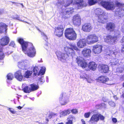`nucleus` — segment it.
Listing matches in <instances>:
<instances>
[{
	"mask_svg": "<svg viewBox=\"0 0 124 124\" xmlns=\"http://www.w3.org/2000/svg\"><path fill=\"white\" fill-rule=\"evenodd\" d=\"M101 5L107 10H114L116 7H118L116 11L118 13L121 17L124 15V10L122 8L124 7V4H121L118 1L115 3L109 1H102L101 2Z\"/></svg>",
	"mask_w": 124,
	"mask_h": 124,
	"instance_id": "1",
	"label": "nucleus"
},
{
	"mask_svg": "<svg viewBox=\"0 0 124 124\" xmlns=\"http://www.w3.org/2000/svg\"><path fill=\"white\" fill-rule=\"evenodd\" d=\"M17 40L21 44L22 50L25 54L30 57H33L35 56L36 49L32 44L25 41L21 38H18Z\"/></svg>",
	"mask_w": 124,
	"mask_h": 124,
	"instance_id": "2",
	"label": "nucleus"
},
{
	"mask_svg": "<svg viewBox=\"0 0 124 124\" xmlns=\"http://www.w3.org/2000/svg\"><path fill=\"white\" fill-rule=\"evenodd\" d=\"M95 12L98 17V22L101 23H104L107 18V14L101 8H98L95 10Z\"/></svg>",
	"mask_w": 124,
	"mask_h": 124,
	"instance_id": "3",
	"label": "nucleus"
},
{
	"mask_svg": "<svg viewBox=\"0 0 124 124\" xmlns=\"http://www.w3.org/2000/svg\"><path fill=\"white\" fill-rule=\"evenodd\" d=\"M65 37L68 39L72 40H75L77 38V34L72 28L67 29L65 31Z\"/></svg>",
	"mask_w": 124,
	"mask_h": 124,
	"instance_id": "4",
	"label": "nucleus"
},
{
	"mask_svg": "<svg viewBox=\"0 0 124 124\" xmlns=\"http://www.w3.org/2000/svg\"><path fill=\"white\" fill-rule=\"evenodd\" d=\"M70 46L71 48H69L68 47L66 46L64 47V50L66 52V54L68 55L69 54L73 57L75 55V53L73 49L77 51H80V50L74 44H70Z\"/></svg>",
	"mask_w": 124,
	"mask_h": 124,
	"instance_id": "5",
	"label": "nucleus"
},
{
	"mask_svg": "<svg viewBox=\"0 0 124 124\" xmlns=\"http://www.w3.org/2000/svg\"><path fill=\"white\" fill-rule=\"evenodd\" d=\"M115 49H112L111 50L109 51L108 53H107L108 57L109 59H111V62L109 64L110 65L112 66L113 65H117L118 64V60L114 58L115 57Z\"/></svg>",
	"mask_w": 124,
	"mask_h": 124,
	"instance_id": "6",
	"label": "nucleus"
},
{
	"mask_svg": "<svg viewBox=\"0 0 124 124\" xmlns=\"http://www.w3.org/2000/svg\"><path fill=\"white\" fill-rule=\"evenodd\" d=\"M87 43L89 44H93L98 41V37L95 34L88 35L86 37Z\"/></svg>",
	"mask_w": 124,
	"mask_h": 124,
	"instance_id": "7",
	"label": "nucleus"
},
{
	"mask_svg": "<svg viewBox=\"0 0 124 124\" xmlns=\"http://www.w3.org/2000/svg\"><path fill=\"white\" fill-rule=\"evenodd\" d=\"M65 27L64 25H61L55 27V28L54 33L55 35L58 37L62 36Z\"/></svg>",
	"mask_w": 124,
	"mask_h": 124,
	"instance_id": "8",
	"label": "nucleus"
},
{
	"mask_svg": "<svg viewBox=\"0 0 124 124\" xmlns=\"http://www.w3.org/2000/svg\"><path fill=\"white\" fill-rule=\"evenodd\" d=\"M120 37L119 35H118L117 36L115 37L111 35L108 36L104 38V41L109 44H113L117 39L118 38Z\"/></svg>",
	"mask_w": 124,
	"mask_h": 124,
	"instance_id": "9",
	"label": "nucleus"
},
{
	"mask_svg": "<svg viewBox=\"0 0 124 124\" xmlns=\"http://www.w3.org/2000/svg\"><path fill=\"white\" fill-rule=\"evenodd\" d=\"M29 64V62L27 60H21L18 62V67L23 70H26Z\"/></svg>",
	"mask_w": 124,
	"mask_h": 124,
	"instance_id": "10",
	"label": "nucleus"
},
{
	"mask_svg": "<svg viewBox=\"0 0 124 124\" xmlns=\"http://www.w3.org/2000/svg\"><path fill=\"white\" fill-rule=\"evenodd\" d=\"M39 69L38 66H36L34 67L32 71L34 73L33 74L34 75V76H35L37 74H38V75H43L45 73L46 69L44 67H42L39 72L38 73L39 71Z\"/></svg>",
	"mask_w": 124,
	"mask_h": 124,
	"instance_id": "11",
	"label": "nucleus"
},
{
	"mask_svg": "<svg viewBox=\"0 0 124 124\" xmlns=\"http://www.w3.org/2000/svg\"><path fill=\"white\" fill-rule=\"evenodd\" d=\"M77 60L78 65L86 70V68L87 64L84 58L82 57H79L77 58Z\"/></svg>",
	"mask_w": 124,
	"mask_h": 124,
	"instance_id": "12",
	"label": "nucleus"
},
{
	"mask_svg": "<svg viewBox=\"0 0 124 124\" xmlns=\"http://www.w3.org/2000/svg\"><path fill=\"white\" fill-rule=\"evenodd\" d=\"M56 54L58 59L62 62H64L67 57L68 55L60 51L57 52Z\"/></svg>",
	"mask_w": 124,
	"mask_h": 124,
	"instance_id": "13",
	"label": "nucleus"
},
{
	"mask_svg": "<svg viewBox=\"0 0 124 124\" xmlns=\"http://www.w3.org/2000/svg\"><path fill=\"white\" fill-rule=\"evenodd\" d=\"M87 40L85 39H80L77 43L78 47L79 48H84L86 46Z\"/></svg>",
	"mask_w": 124,
	"mask_h": 124,
	"instance_id": "14",
	"label": "nucleus"
},
{
	"mask_svg": "<svg viewBox=\"0 0 124 124\" xmlns=\"http://www.w3.org/2000/svg\"><path fill=\"white\" fill-rule=\"evenodd\" d=\"M69 101V97L66 96H63L62 98H60L59 101L62 105H65Z\"/></svg>",
	"mask_w": 124,
	"mask_h": 124,
	"instance_id": "15",
	"label": "nucleus"
},
{
	"mask_svg": "<svg viewBox=\"0 0 124 124\" xmlns=\"http://www.w3.org/2000/svg\"><path fill=\"white\" fill-rule=\"evenodd\" d=\"M102 46L100 45H97L94 46L93 50V53L95 54L100 53L102 51Z\"/></svg>",
	"mask_w": 124,
	"mask_h": 124,
	"instance_id": "16",
	"label": "nucleus"
},
{
	"mask_svg": "<svg viewBox=\"0 0 124 124\" xmlns=\"http://www.w3.org/2000/svg\"><path fill=\"white\" fill-rule=\"evenodd\" d=\"M73 24L76 25H79L81 24V19L80 17L78 15L74 16L73 19Z\"/></svg>",
	"mask_w": 124,
	"mask_h": 124,
	"instance_id": "17",
	"label": "nucleus"
},
{
	"mask_svg": "<svg viewBox=\"0 0 124 124\" xmlns=\"http://www.w3.org/2000/svg\"><path fill=\"white\" fill-rule=\"evenodd\" d=\"M99 120L98 113L93 114L90 120V123L91 124H96Z\"/></svg>",
	"mask_w": 124,
	"mask_h": 124,
	"instance_id": "18",
	"label": "nucleus"
},
{
	"mask_svg": "<svg viewBox=\"0 0 124 124\" xmlns=\"http://www.w3.org/2000/svg\"><path fill=\"white\" fill-rule=\"evenodd\" d=\"M97 65L94 62H91L87 64L86 68V70H95L96 68Z\"/></svg>",
	"mask_w": 124,
	"mask_h": 124,
	"instance_id": "19",
	"label": "nucleus"
},
{
	"mask_svg": "<svg viewBox=\"0 0 124 124\" xmlns=\"http://www.w3.org/2000/svg\"><path fill=\"white\" fill-rule=\"evenodd\" d=\"M92 29L91 25L90 23L85 24L83 25L82 29L85 32H90Z\"/></svg>",
	"mask_w": 124,
	"mask_h": 124,
	"instance_id": "20",
	"label": "nucleus"
},
{
	"mask_svg": "<svg viewBox=\"0 0 124 124\" xmlns=\"http://www.w3.org/2000/svg\"><path fill=\"white\" fill-rule=\"evenodd\" d=\"M9 41V39L8 37L5 36L3 37L1 39L0 44L2 46L7 45Z\"/></svg>",
	"mask_w": 124,
	"mask_h": 124,
	"instance_id": "21",
	"label": "nucleus"
},
{
	"mask_svg": "<svg viewBox=\"0 0 124 124\" xmlns=\"http://www.w3.org/2000/svg\"><path fill=\"white\" fill-rule=\"evenodd\" d=\"M91 51L89 49L85 48L82 51V54L84 57H88L90 56Z\"/></svg>",
	"mask_w": 124,
	"mask_h": 124,
	"instance_id": "22",
	"label": "nucleus"
},
{
	"mask_svg": "<svg viewBox=\"0 0 124 124\" xmlns=\"http://www.w3.org/2000/svg\"><path fill=\"white\" fill-rule=\"evenodd\" d=\"M74 3L77 4L78 7V8L81 7L86 6V4L83 0H74Z\"/></svg>",
	"mask_w": 124,
	"mask_h": 124,
	"instance_id": "23",
	"label": "nucleus"
},
{
	"mask_svg": "<svg viewBox=\"0 0 124 124\" xmlns=\"http://www.w3.org/2000/svg\"><path fill=\"white\" fill-rule=\"evenodd\" d=\"M8 25L5 23H0V33H1L4 32H6L7 30Z\"/></svg>",
	"mask_w": 124,
	"mask_h": 124,
	"instance_id": "24",
	"label": "nucleus"
},
{
	"mask_svg": "<svg viewBox=\"0 0 124 124\" xmlns=\"http://www.w3.org/2000/svg\"><path fill=\"white\" fill-rule=\"evenodd\" d=\"M15 76L18 80L21 81L22 80L23 76L21 74V70L17 71L15 74Z\"/></svg>",
	"mask_w": 124,
	"mask_h": 124,
	"instance_id": "25",
	"label": "nucleus"
},
{
	"mask_svg": "<svg viewBox=\"0 0 124 124\" xmlns=\"http://www.w3.org/2000/svg\"><path fill=\"white\" fill-rule=\"evenodd\" d=\"M71 112V110L68 109L61 112L60 114V117H61L69 114Z\"/></svg>",
	"mask_w": 124,
	"mask_h": 124,
	"instance_id": "26",
	"label": "nucleus"
},
{
	"mask_svg": "<svg viewBox=\"0 0 124 124\" xmlns=\"http://www.w3.org/2000/svg\"><path fill=\"white\" fill-rule=\"evenodd\" d=\"M109 80L108 78L105 76H101L99 77L98 78V80L100 81L101 82L103 83L108 81Z\"/></svg>",
	"mask_w": 124,
	"mask_h": 124,
	"instance_id": "27",
	"label": "nucleus"
},
{
	"mask_svg": "<svg viewBox=\"0 0 124 124\" xmlns=\"http://www.w3.org/2000/svg\"><path fill=\"white\" fill-rule=\"evenodd\" d=\"M101 71L104 73L108 72L109 70L108 66L106 65H102L101 66Z\"/></svg>",
	"mask_w": 124,
	"mask_h": 124,
	"instance_id": "28",
	"label": "nucleus"
},
{
	"mask_svg": "<svg viewBox=\"0 0 124 124\" xmlns=\"http://www.w3.org/2000/svg\"><path fill=\"white\" fill-rule=\"evenodd\" d=\"M101 0H88V3L89 6L94 5L97 3H99L101 2Z\"/></svg>",
	"mask_w": 124,
	"mask_h": 124,
	"instance_id": "29",
	"label": "nucleus"
},
{
	"mask_svg": "<svg viewBox=\"0 0 124 124\" xmlns=\"http://www.w3.org/2000/svg\"><path fill=\"white\" fill-rule=\"evenodd\" d=\"M22 87L23 88V91L25 93H29L31 91V88H28L25 84H23Z\"/></svg>",
	"mask_w": 124,
	"mask_h": 124,
	"instance_id": "30",
	"label": "nucleus"
},
{
	"mask_svg": "<svg viewBox=\"0 0 124 124\" xmlns=\"http://www.w3.org/2000/svg\"><path fill=\"white\" fill-rule=\"evenodd\" d=\"M106 28L110 31H113L114 28V24L111 23L108 24Z\"/></svg>",
	"mask_w": 124,
	"mask_h": 124,
	"instance_id": "31",
	"label": "nucleus"
},
{
	"mask_svg": "<svg viewBox=\"0 0 124 124\" xmlns=\"http://www.w3.org/2000/svg\"><path fill=\"white\" fill-rule=\"evenodd\" d=\"M32 72L31 71H27L24 75V77L27 78H30L31 76Z\"/></svg>",
	"mask_w": 124,
	"mask_h": 124,
	"instance_id": "32",
	"label": "nucleus"
},
{
	"mask_svg": "<svg viewBox=\"0 0 124 124\" xmlns=\"http://www.w3.org/2000/svg\"><path fill=\"white\" fill-rule=\"evenodd\" d=\"M31 91L36 90L38 89L39 88V87L38 85L34 84H33L31 85Z\"/></svg>",
	"mask_w": 124,
	"mask_h": 124,
	"instance_id": "33",
	"label": "nucleus"
},
{
	"mask_svg": "<svg viewBox=\"0 0 124 124\" xmlns=\"http://www.w3.org/2000/svg\"><path fill=\"white\" fill-rule=\"evenodd\" d=\"M66 11L67 13L69 14L72 13L74 12V10L72 8H71L67 9L66 10Z\"/></svg>",
	"mask_w": 124,
	"mask_h": 124,
	"instance_id": "34",
	"label": "nucleus"
},
{
	"mask_svg": "<svg viewBox=\"0 0 124 124\" xmlns=\"http://www.w3.org/2000/svg\"><path fill=\"white\" fill-rule=\"evenodd\" d=\"M86 80L87 82L89 83H92L93 81V80L89 75L87 76Z\"/></svg>",
	"mask_w": 124,
	"mask_h": 124,
	"instance_id": "35",
	"label": "nucleus"
},
{
	"mask_svg": "<svg viewBox=\"0 0 124 124\" xmlns=\"http://www.w3.org/2000/svg\"><path fill=\"white\" fill-rule=\"evenodd\" d=\"M13 75L11 73L8 74L7 75V79L9 80H11L13 78Z\"/></svg>",
	"mask_w": 124,
	"mask_h": 124,
	"instance_id": "36",
	"label": "nucleus"
},
{
	"mask_svg": "<svg viewBox=\"0 0 124 124\" xmlns=\"http://www.w3.org/2000/svg\"><path fill=\"white\" fill-rule=\"evenodd\" d=\"M4 57V55L2 51V48L0 47V60H2Z\"/></svg>",
	"mask_w": 124,
	"mask_h": 124,
	"instance_id": "37",
	"label": "nucleus"
},
{
	"mask_svg": "<svg viewBox=\"0 0 124 124\" xmlns=\"http://www.w3.org/2000/svg\"><path fill=\"white\" fill-rule=\"evenodd\" d=\"M91 112H88L85 113L84 115V116L85 118H89L91 114Z\"/></svg>",
	"mask_w": 124,
	"mask_h": 124,
	"instance_id": "38",
	"label": "nucleus"
},
{
	"mask_svg": "<svg viewBox=\"0 0 124 124\" xmlns=\"http://www.w3.org/2000/svg\"><path fill=\"white\" fill-rule=\"evenodd\" d=\"M88 75L86 74H84L81 75L80 77L81 78L85 79L87 78Z\"/></svg>",
	"mask_w": 124,
	"mask_h": 124,
	"instance_id": "39",
	"label": "nucleus"
},
{
	"mask_svg": "<svg viewBox=\"0 0 124 124\" xmlns=\"http://www.w3.org/2000/svg\"><path fill=\"white\" fill-rule=\"evenodd\" d=\"M98 116L99 118H100V119L101 120H103L104 119V116L101 115V114L99 113H98Z\"/></svg>",
	"mask_w": 124,
	"mask_h": 124,
	"instance_id": "40",
	"label": "nucleus"
},
{
	"mask_svg": "<svg viewBox=\"0 0 124 124\" xmlns=\"http://www.w3.org/2000/svg\"><path fill=\"white\" fill-rule=\"evenodd\" d=\"M8 109L13 114H14L16 113V111L12 108H9Z\"/></svg>",
	"mask_w": 124,
	"mask_h": 124,
	"instance_id": "41",
	"label": "nucleus"
},
{
	"mask_svg": "<svg viewBox=\"0 0 124 124\" xmlns=\"http://www.w3.org/2000/svg\"><path fill=\"white\" fill-rule=\"evenodd\" d=\"M71 111L72 114H76L78 113V111L76 109H73L71 110Z\"/></svg>",
	"mask_w": 124,
	"mask_h": 124,
	"instance_id": "42",
	"label": "nucleus"
},
{
	"mask_svg": "<svg viewBox=\"0 0 124 124\" xmlns=\"http://www.w3.org/2000/svg\"><path fill=\"white\" fill-rule=\"evenodd\" d=\"M108 103L109 105H110L111 106H112L113 107H114L115 106V103L112 101H109V102Z\"/></svg>",
	"mask_w": 124,
	"mask_h": 124,
	"instance_id": "43",
	"label": "nucleus"
},
{
	"mask_svg": "<svg viewBox=\"0 0 124 124\" xmlns=\"http://www.w3.org/2000/svg\"><path fill=\"white\" fill-rule=\"evenodd\" d=\"M67 120L68 122L66 123V124H72V122L71 120H69V118H68Z\"/></svg>",
	"mask_w": 124,
	"mask_h": 124,
	"instance_id": "44",
	"label": "nucleus"
},
{
	"mask_svg": "<svg viewBox=\"0 0 124 124\" xmlns=\"http://www.w3.org/2000/svg\"><path fill=\"white\" fill-rule=\"evenodd\" d=\"M12 17L14 19L18 20L20 21H21L19 17L18 16H16V17H14L13 16H12Z\"/></svg>",
	"mask_w": 124,
	"mask_h": 124,
	"instance_id": "45",
	"label": "nucleus"
},
{
	"mask_svg": "<svg viewBox=\"0 0 124 124\" xmlns=\"http://www.w3.org/2000/svg\"><path fill=\"white\" fill-rule=\"evenodd\" d=\"M56 115V114H54V113H52L50 114L49 115L48 117L50 119L52 118V116H55V115Z\"/></svg>",
	"mask_w": 124,
	"mask_h": 124,
	"instance_id": "46",
	"label": "nucleus"
},
{
	"mask_svg": "<svg viewBox=\"0 0 124 124\" xmlns=\"http://www.w3.org/2000/svg\"><path fill=\"white\" fill-rule=\"evenodd\" d=\"M112 120L114 123H116L117 122V120L116 118H113L112 119Z\"/></svg>",
	"mask_w": 124,
	"mask_h": 124,
	"instance_id": "47",
	"label": "nucleus"
},
{
	"mask_svg": "<svg viewBox=\"0 0 124 124\" xmlns=\"http://www.w3.org/2000/svg\"><path fill=\"white\" fill-rule=\"evenodd\" d=\"M10 45L12 47H14L15 45V43L14 42H12L10 43Z\"/></svg>",
	"mask_w": 124,
	"mask_h": 124,
	"instance_id": "48",
	"label": "nucleus"
},
{
	"mask_svg": "<svg viewBox=\"0 0 124 124\" xmlns=\"http://www.w3.org/2000/svg\"><path fill=\"white\" fill-rule=\"evenodd\" d=\"M39 81L40 82L43 83L45 82V80L43 79V77H41V78L39 79Z\"/></svg>",
	"mask_w": 124,
	"mask_h": 124,
	"instance_id": "49",
	"label": "nucleus"
},
{
	"mask_svg": "<svg viewBox=\"0 0 124 124\" xmlns=\"http://www.w3.org/2000/svg\"><path fill=\"white\" fill-rule=\"evenodd\" d=\"M102 100L105 102H107V98L105 97H103L102 98Z\"/></svg>",
	"mask_w": 124,
	"mask_h": 124,
	"instance_id": "50",
	"label": "nucleus"
},
{
	"mask_svg": "<svg viewBox=\"0 0 124 124\" xmlns=\"http://www.w3.org/2000/svg\"><path fill=\"white\" fill-rule=\"evenodd\" d=\"M121 42L123 45H124V36L122 38L121 40Z\"/></svg>",
	"mask_w": 124,
	"mask_h": 124,
	"instance_id": "51",
	"label": "nucleus"
},
{
	"mask_svg": "<svg viewBox=\"0 0 124 124\" xmlns=\"http://www.w3.org/2000/svg\"><path fill=\"white\" fill-rule=\"evenodd\" d=\"M100 105V106H102V107L104 108L105 107V105L104 103H102Z\"/></svg>",
	"mask_w": 124,
	"mask_h": 124,
	"instance_id": "52",
	"label": "nucleus"
},
{
	"mask_svg": "<svg viewBox=\"0 0 124 124\" xmlns=\"http://www.w3.org/2000/svg\"><path fill=\"white\" fill-rule=\"evenodd\" d=\"M121 31L124 33V25H123L122 27Z\"/></svg>",
	"mask_w": 124,
	"mask_h": 124,
	"instance_id": "53",
	"label": "nucleus"
},
{
	"mask_svg": "<svg viewBox=\"0 0 124 124\" xmlns=\"http://www.w3.org/2000/svg\"><path fill=\"white\" fill-rule=\"evenodd\" d=\"M81 121L83 123V124H85V122L84 120L82 119H81Z\"/></svg>",
	"mask_w": 124,
	"mask_h": 124,
	"instance_id": "54",
	"label": "nucleus"
},
{
	"mask_svg": "<svg viewBox=\"0 0 124 124\" xmlns=\"http://www.w3.org/2000/svg\"><path fill=\"white\" fill-rule=\"evenodd\" d=\"M3 12V10H2L0 9V15L2 14Z\"/></svg>",
	"mask_w": 124,
	"mask_h": 124,
	"instance_id": "55",
	"label": "nucleus"
},
{
	"mask_svg": "<svg viewBox=\"0 0 124 124\" xmlns=\"http://www.w3.org/2000/svg\"><path fill=\"white\" fill-rule=\"evenodd\" d=\"M113 97L116 100L118 99L117 97L116 96H114Z\"/></svg>",
	"mask_w": 124,
	"mask_h": 124,
	"instance_id": "56",
	"label": "nucleus"
},
{
	"mask_svg": "<svg viewBox=\"0 0 124 124\" xmlns=\"http://www.w3.org/2000/svg\"><path fill=\"white\" fill-rule=\"evenodd\" d=\"M22 108V107H21L20 106H19L18 107V108L19 109H21Z\"/></svg>",
	"mask_w": 124,
	"mask_h": 124,
	"instance_id": "57",
	"label": "nucleus"
},
{
	"mask_svg": "<svg viewBox=\"0 0 124 124\" xmlns=\"http://www.w3.org/2000/svg\"><path fill=\"white\" fill-rule=\"evenodd\" d=\"M44 39H47V38L46 36L45 35L44 36Z\"/></svg>",
	"mask_w": 124,
	"mask_h": 124,
	"instance_id": "58",
	"label": "nucleus"
},
{
	"mask_svg": "<svg viewBox=\"0 0 124 124\" xmlns=\"http://www.w3.org/2000/svg\"><path fill=\"white\" fill-rule=\"evenodd\" d=\"M41 35L43 36L45 35L43 33H41Z\"/></svg>",
	"mask_w": 124,
	"mask_h": 124,
	"instance_id": "59",
	"label": "nucleus"
},
{
	"mask_svg": "<svg viewBox=\"0 0 124 124\" xmlns=\"http://www.w3.org/2000/svg\"><path fill=\"white\" fill-rule=\"evenodd\" d=\"M12 3H16L14 2H12Z\"/></svg>",
	"mask_w": 124,
	"mask_h": 124,
	"instance_id": "60",
	"label": "nucleus"
},
{
	"mask_svg": "<svg viewBox=\"0 0 124 124\" xmlns=\"http://www.w3.org/2000/svg\"><path fill=\"white\" fill-rule=\"evenodd\" d=\"M46 121H49V120H48V119H46Z\"/></svg>",
	"mask_w": 124,
	"mask_h": 124,
	"instance_id": "61",
	"label": "nucleus"
},
{
	"mask_svg": "<svg viewBox=\"0 0 124 124\" xmlns=\"http://www.w3.org/2000/svg\"><path fill=\"white\" fill-rule=\"evenodd\" d=\"M123 86L124 87V82L123 84Z\"/></svg>",
	"mask_w": 124,
	"mask_h": 124,
	"instance_id": "62",
	"label": "nucleus"
},
{
	"mask_svg": "<svg viewBox=\"0 0 124 124\" xmlns=\"http://www.w3.org/2000/svg\"><path fill=\"white\" fill-rule=\"evenodd\" d=\"M39 124H43V123H39Z\"/></svg>",
	"mask_w": 124,
	"mask_h": 124,
	"instance_id": "63",
	"label": "nucleus"
},
{
	"mask_svg": "<svg viewBox=\"0 0 124 124\" xmlns=\"http://www.w3.org/2000/svg\"><path fill=\"white\" fill-rule=\"evenodd\" d=\"M71 117V116H69V118H70V117Z\"/></svg>",
	"mask_w": 124,
	"mask_h": 124,
	"instance_id": "64",
	"label": "nucleus"
}]
</instances>
